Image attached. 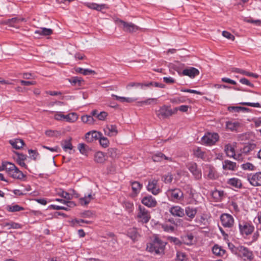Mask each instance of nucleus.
Wrapping results in <instances>:
<instances>
[{
	"label": "nucleus",
	"mask_w": 261,
	"mask_h": 261,
	"mask_svg": "<svg viewBox=\"0 0 261 261\" xmlns=\"http://www.w3.org/2000/svg\"><path fill=\"white\" fill-rule=\"evenodd\" d=\"M166 243L159 238L155 237L152 242L147 246V250L150 252H154L155 254L164 253Z\"/></svg>",
	"instance_id": "f257e3e1"
},
{
	"label": "nucleus",
	"mask_w": 261,
	"mask_h": 261,
	"mask_svg": "<svg viewBox=\"0 0 261 261\" xmlns=\"http://www.w3.org/2000/svg\"><path fill=\"white\" fill-rule=\"evenodd\" d=\"M151 218L150 214L143 206L139 204L137 210V214L135 217L138 222L142 223H147Z\"/></svg>",
	"instance_id": "f03ea898"
},
{
	"label": "nucleus",
	"mask_w": 261,
	"mask_h": 261,
	"mask_svg": "<svg viewBox=\"0 0 261 261\" xmlns=\"http://www.w3.org/2000/svg\"><path fill=\"white\" fill-rule=\"evenodd\" d=\"M169 200L176 202L183 200L184 193L179 188H169L166 192Z\"/></svg>",
	"instance_id": "7ed1b4c3"
},
{
	"label": "nucleus",
	"mask_w": 261,
	"mask_h": 261,
	"mask_svg": "<svg viewBox=\"0 0 261 261\" xmlns=\"http://www.w3.org/2000/svg\"><path fill=\"white\" fill-rule=\"evenodd\" d=\"M236 255L241 257L244 261H251L253 258L252 252L243 246H238L235 250Z\"/></svg>",
	"instance_id": "20e7f679"
},
{
	"label": "nucleus",
	"mask_w": 261,
	"mask_h": 261,
	"mask_svg": "<svg viewBox=\"0 0 261 261\" xmlns=\"http://www.w3.org/2000/svg\"><path fill=\"white\" fill-rule=\"evenodd\" d=\"M219 138L217 133H207L201 138V141L202 144L211 146L215 144Z\"/></svg>",
	"instance_id": "39448f33"
},
{
	"label": "nucleus",
	"mask_w": 261,
	"mask_h": 261,
	"mask_svg": "<svg viewBox=\"0 0 261 261\" xmlns=\"http://www.w3.org/2000/svg\"><path fill=\"white\" fill-rule=\"evenodd\" d=\"M222 225L225 228L231 229L234 224V220L232 215L227 213L222 214L220 216Z\"/></svg>",
	"instance_id": "423d86ee"
},
{
	"label": "nucleus",
	"mask_w": 261,
	"mask_h": 261,
	"mask_svg": "<svg viewBox=\"0 0 261 261\" xmlns=\"http://www.w3.org/2000/svg\"><path fill=\"white\" fill-rule=\"evenodd\" d=\"M202 210L201 206L194 207L192 206H188L185 208V216H187V220L191 221L194 219L200 210Z\"/></svg>",
	"instance_id": "0eeeda50"
},
{
	"label": "nucleus",
	"mask_w": 261,
	"mask_h": 261,
	"mask_svg": "<svg viewBox=\"0 0 261 261\" xmlns=\"http://www.w3.org/2000/svg\"><path fill=\"white\" fill-rule=\"evenodd\" d=\"M155 113L160 119H165L172 116L174 112L168 106L164 105L156 111Z\"/></svg>",
	"instance_id": "6e6552de"
},
{
	"label": "nucleus",
	"mask_w": 261,
	"mask_h": 261,
	"mask_svg": "<svg viewBox=\"0 0 261 261\" xmlns=\"http://www.w3.org/2000/svg\"><path fill=\"white\" fill-rule=\"evenodd\" d=\"M147 190L154 195H156L161 192V189L158 184V180L155 179L148 181Z\"/></svg>",
	"instance_id": "1a4fd4ad"
},
{
	"label": "nucleus",
	"mask_w": 261,
	"mask_h": 261,
	"mask_svg": "<svg viewBox=\"0 0 261 261\" xmlns=\"http://www.w3.org/2000/svg\"><path fill=\"white\" fill-rule=\"evenodd\" d=\"M117 22L122 25L123 30L126 32L134 33L139 29L138 26L132 22H127L121 19H118Z\"/></svg>",
	"instance_id": "9d476101"
},
{
	"label": "nucleus",
	"mask_w": 261,
	"mask_h": 261,
	"mask_svg": "<svg viewBox=\"0 0 261 261\" xmlns=\"http://www.w3.org/2000/svg\"><path fill=\"white\" fill-rule=\"evenodd\" d=\"M187 167L195 179L198 180L201 178L202 173L201 170L197 168V165L195 163L191 162L188 163Z\"/></svg>",
	"instance_id": "9b49d317"
},
{
	"label": "nucleus",
	"mask_w": 261,
	"mask_h": 261,
	"mask_svg": "<svg viewBox=\"0 0 261 261\" xmlns=\"http://www.w3.org/2000/svg\"><path fill=\"white\" fill-rule=\"evenodd\" d=\"M239 226L240 231L242 234L247 236L251 234L254 230V226L246 222H240Z\"/></svg>",
	"instance_id": "f8f14e48"
},
{
	"label": "nucleus",
	"mask_w": 261,
	"mask_h": 261,
	"mask_svg": "<svg viewBox=\"0 0 261 261\" xmlns=\"http://www.w3.org/2000/svg\"><path fill=\"white\" fill-rule=\"evenodd\" d=\"M169 212L174 217L182 218L185 216V208L179 205H172L169 209Z\"/></svg>",
	"instance_id": "ddd939ff"
},
{
	"label": "nucleus",
	"mask_w": 261,
	"mask_h": 261,
	"mask_svg": "<svg viewBox=\"0 0 261 261\" xmlns=\"http://www.w3.org/2000/svg\"><path fill=\"white\" fill-rule=\"evenodd\" d=\"M141 202L143 205L149 208L154 207L157 205L156 199L150 195L142 197Z\"/></svg>",
	"instance_id": "4468645a"
},
{
	"label": "nucleus",
	"mask_w": 261,
	"mask_h": 261,
	"mask_svg": "<svg viewBox=\"0 0 261 261\" xmlns=\"http://www.w3.org/2000/svg\"><path fill=\"white\" fill-rule=\"evenodd\" d=\"M248 180L253 186H261V172L250 174L248 176Z\"/></svg>",
	"instance_id": "2eb2a0df"
},
{
	"label": "nucleus",
	"mask_w": 261,
	"mask_h": 261,
	"mask_svg": "<svg viewBox=\"0 0 261 261\" xmlns=\"http://www.w3.org/2000/svg\"><path fill=\"white\" fill-rule=\"evenodd\" d=\"M224 150L228 156L233 158L237 160H242V154H236L234 147L232 145H226Z\"/></svg>",
	"instance_id": "dca6fc26"
},
{
	"label": "nucleus",
	"mask_w": 261,
	"mask_h": 261,
	"mask_svg": "<svg viewBox=\"0 0 261 261\" xmlns=\"http://www.w3.org/2000/svg\"><path fill=\"white\" fill-rule=\"evenodd\" d=\"M102 136V134L96 130H92L87 133L85 135V138L87 142H92L94 140L99 139Z\"/></svg>",
	"instance_id": "f3484780"
},
{
	"label": "nucleus",
	"mask_w": 261,
	"mask_h": 261,
	"mask_svg": "<svg viewBox=\"0 0 261 261\" xmlns=\"http://www.w3.org/2000/svg\"><path fill=\"white\" fill-rule=\"evenodd\" d=\"M105 134L109 137L115 136L118 134L117 126L115 125H107L104 128Z\"/></svg>",
	"instance_id": "a211bd4d"
},
{
	"label": "nucleus",
	"mask_w": 261,
	"mask_h": 261,
	"mask_svg": "<svg viewBox=\"0 0 261 261\" xmlns=\"http://www.w3.org/2000/svg\"><path fill=\"white\" fill-rule=\"evenodd\" d=\"M199 73V70L197 69L192 67L185 69L182 71V74L184 75L188 76L191 78H194L196 76L198 75Z\"/></svg>",
	"instance_id": "6ab92c4d"
},
{
	"label": "nucleus",
	"mask_w": 261,
	"mask_h": 261,
	"mask_svg": "<svg viewBox=\"0 0 261 261\" xmlns=\"http://www.w3.org/2000/svg\"><path fill=\"white\" fill-rule=\"evenodd\" d=\"M205 172L207 173V176L210 179H215L218 177L216 169L211 166H206Z\"/></svg>",
	"instance_id": "aec40b11"
},
{
	"label": "nucleus",
	"mask_w": 261,
	"mask_h": 261,
	"mask_svg": "<svg viewBox=\"0 0 261 261\" xmlns=\"http://www.w3.org/2000/svg\"><path fill=\"white\" fill-rule=\"evenodd\" d=\"M152 159L154 162H162L164 160H167L170 162L172 161L171 158L166 156L161 152H158L152 155Z\"/></svg>",
	"instance_id": "412c9836"
},
{
	"label": "nucleus",
	"mask_w": 261,
	"mask_h": 261,
	"mask_svg": "<svg viewBox=\"0 0 261 261\" xmlns=\"http://www.w3.org/2000/svg\"><path fill=\"white\" fill-rule=\"evenodd\" d=\"M8 174L13 178L22 179L25 176L24 174L19 170V169L16 167L15 169H13Z\"/></svg>",
	"instance_id": "4be33fe9"
},
{
	"label": "nucleus",
	"mask_w": 261,
	"mask_h": 261,
	"mask_svg": "<svg viewBox=\"0 0 261 261\" xmlns=\"http://www.w3.org/2000/svg\"><path fill=\"white\" fill-rule=\"evenodd\" d=\"M227 184L234 188L240 189L242 187L241 180L237 178H229L227 181Z\"/></svg>",
	"instance_id": "5701e85b"
},
{
	"label": "nucleus",
	"mask_w": 261,
	"mask_h": 261,
	"mask_svg": "<svg viewBox=\"0 0 261 261\" xmlns=\"http://www.w3.org/2000/svg\"><path fill=\"white\" fill-rule=\"evenodd\" d=\"M132 191L135 196H136L138 193H140L141 189L143 187L142 184H140L138 181H130Z\"/></svg>",
	"instance_id": "b1692460"
},
{
	"label": "nucleus",
	"mask_w": 261,
	"mask_h": 261,
	"mask_svg": "<svg viewBox=\"0 0 261 261\" xmlns=\"http://www.w3.org/2000/svg\"><path fill=\"white\" fill-rule=\"evenodd\" d=\"M106 160L105 153L101 151L96 152L94 155V161L99 164L103 163Z\"/></svg>",
	"instance_id": "393cba45"
},
{
	"label": "nucleus",
	"mask_w": 261,
	"mask_h": 261,
	"mask_svg": "<svg viewBox=\"0 0 261 261\" xmlns=\"http://www.w3.org/2000/svg\"><path fill=\"white\" fill-rule=\"evenodd\" d=\"M255 147L254 144H249L244 146L241 150V153L239 154H242V160L244 158V155H246L247 153L253 150Z\"/></svg>",
	"instance_id": "a878e982"
},
{
	"label": "nucleus",
	"mask_w": 261,
	"mask_h": 261,
	"mask_svg": "<svg viewBox=\"0 0 261 261\" xmlns=\"http://www.w3.org/2000/svg\"><path fill=\"white\" fill-rule=\"evenodd\" d=\"M17 154V159L16 162L17 164L25 168H27V165L25 164L24 161L27 159V155L20 153H16Z\"/></svg>",
	"instance_id": "bb28decb"
},
{
	"label": "nucleus",
	"mask_w": 261,
	"mask_h": 261,
	"mask_svg": "<svg viewBox=\"0 0 261 261\" xmlns=\"http://www.w3.org/2000/svg\"><path fill=\"white\" fill-rule=\"evenodd\" d=\"M10 144L15 149H19L24 145V141L20 139H16L9 141Z\"/></svg>",
	"instance_id": "cd10ccee"
},
{
	"label": "nucleus",
	"mask_w": 261,
	"mask_h": 261,
	"mask_svg": "<svg viewBox=\"0 0 261 261\" xmlns=\"http://www.w3.org/2000/svg\"><path fill=\"white\" fill-rule=\"evenodd\" d=\"M53 31L50 29L46 28H40L39 29L35 31V34L42 36H49L53 34Z\"/></svg>",
	"instance_id": "c85d7f7f"
},
{
	"label": "nucleus",
	"mask_w": 261,
	"mask_h": 261,
	"mask_svg": "<svg viewBox=\"0 0 261 261\" xmlns=\"http://www.w3.org/2000/svg\"><path fill=\"white\" fill-rule=\"evenodd\" d=\"M236 164L229 160H226L223 163V168L225 170H234Z\"/></svg>",
	"instance_id": "c756f323"
},
{
	"label": "nucleus",
	"mask_w": 261,
	"mask_h": 261,
	"mask_svg": "<svg viewBox=\"0 0 261 261\" xmlns=\"http://www.w3.org/2000/svg\"><path fill=\"white\" fill-rule=\"evenodd\" d=\"M240 126V123L238 121H228L226 124L227 129L231 131L236 130Z\"/></svg>",
	"instance_id": "7c9ffc66"
},
{
	"label": "nucleus",
	"mask_w": 261,
	"mask_h": 261,
	"mask_svg": "<svg viewBox=\"0 0 261 261\" xmlns=\"http://www.w3.org/2000/svg\"><path fill=\"white\" fill-rule=\"evenodd\" d=\"M94 194H92L91 193L89 194L87 196H85L84 197L81 198L80 199V202L83 205H87L92 199H94Z\"/></svg>",
	"instance_id": "2f4dec72"
},
{
	"label": "nucleus",
	"mask_w": 261,
	"mask_h": 261,
	"mask_svg": "<svg viewBox=\"0 0 261 261\" xmlns=\"http://www.w3.org/2000/svg\"><path fill=\"white\" fill-rule=\"evenodd\" d=\"M127 236L130 238L133 241H135L137 239L138 237V233L137 229L135 228H132L127 231Z\"/></svg>",
	"instance_id": "473e14b6"
},
{
	"label": "nucleus",
	"mask_w": 261,
	"mask_h": 261,
	"mask_svg": "<svg viewBox=\"0 0 261 261\" xmlns=\"http://www.w3.org/2000/svg\"><path fill=\"white\" fill-rule=\"evenodd\" d=\"M4 226L6 227L8 229H20L22 226L20 224L14 222H6L4 224Z\"/></svg>",
	"instance_id": "72a5a7b5"
},
{
	"label": "nucleus",
	"mask_w": 261,
	"mask_h": 261,
	"mask_svg": "<svg viewBox=\"0 0 261 261\" xmlns=\"http://www.w3.org/2000/svg\"><path fill=\"white\" fill-rule=\"evenodd\" d=\"M78 118L77 115L75 113H71L68 115H64V119L69 122H74Z\"/></svg>",
	"instance_id": "f704fd0d"
},
{
	"label": "nucleus",
	"mask_w": 261,
	"mask_h": 261,
	"mask_svg": "<svg viewBox=\"0 0 261 261\" xmlns=\"http://www.w3.org/2000/svg\"><path fill=\"white\" fill-rule=\"evenodd\" d=\"M194 155L198 158H204V151L200 147H196L193 149Z\"/></svg>",
	"instance_id": "c9c22d12"
},
{
	"label": "nucleus",
	"mask_w": 261,
	"mask_h": 261,
	"mask_svg": "<svg viewBox=\"0 0 261 261\" xmlns=\"http://www.w3.org/2000/svg\"><path fill=\"white\" fill-rule=\"evenodd\" d=\"M214 254L218 256H223L225 253V250L222 249L218 245H215L212 249Z\"/></svg>",
	"instance_id": "e433bc0d"
},
{
	"label": "nucleus",
	"mask_w": 261,
	"mask_h": 261,
	"mask_svg": "<svg viewBox=\"0 0 261 261\" xmlns=\"http://www.w3.org/2000/svg\"><path fill=\"white\" fill-rule=\"evenodd\" d=\"M4 166L5 170L8 174L13 170V169H15V167H16L14 164L8 162H4Z\"/></svg>",
	"instance_id": "4c0bfd02"
},
{
	"label": "nucleus",
	"mask_w": 261,
	"mask_h": 261,
	"mask_svg": "<svg viewBox=\"0 0 261 261\" xmlns=\"http://www.w3.org/2000/svg\"><path fill=\"white\" fill-rule=\"evenodd\" d=\"M81 119L84 123H88L89 124H93L94 119L90 115H84L82 116Z\"/></svg>",
	"instance_id": "58836bf2"
},
{
	"label": "nucleus",
	"mask_w": 261,
	"mask_h": 261,
	"mask_svg": "<svg viewBox=\"0 0 261 261\" xmlns=\"http://www.w3.org/2000/svg\"><path fill=\"white\" fill-rule=\"evenodd\" d=\"M98 140L99 143L102 147L106 148L109 146V141L107 138L102 136L99 137Z\"/></svg>",
	"instance_id": "ea45409f"
},
{
	"label": "nucleus",
	"mask_w": 261,
	"mask_h": 261,
	"mask_svg": "<svg viewBox=\"0 0 261 261\" xmlns=\"http://www.w3.org/2000/svg\"><path fill=\"white\" fill-rule=\"evenodd\" d=\"M23 207L17 205L15 204L14 205H9L8 206V210L9 212H19L22 210H23Z\"/></svg>",
	"instance_id": "a19ab883"
},
{
	"label": "nucleus",
	"mask_w": 261,
	"mask_h": 261,
	"mask_svg": "<svg viewBox=\"0 0 261 261\" xmlns=\"http://www.w3.org/2000/svg\"><path fill=\"white\" fill-rule=\"evenodd\" d=\"M45 135L50 137H57L60 135V133L57 130H47L45 131Z\"/></svg>",
	"instance_id": "79ce46f5"
},
{
	"label": "nucleus",
	"mask_w": 261,
	"mask_h": 261,
	"mask_svg": "<svg viewBox=\"0 0 261 261\" xmlns=\"http://www.w3.org/2000/svg\"><path fill=\"white\" fill-rule=\"evenodd\" d=\"M241 167L244 170H253L255 168L252 164L248 162L241 165Z\"/></svg>",
	"instance_id": "37998d69"
},
{
	"label": "nucleus",
	"mask_w": 261,
	"mask_h": 261,
	"mask_svg": "<svg viewBox=\"0 0 261 261\" xmlns=\"http://www.w3.org/2000/svg\"><path fill=\"white\" fill-rule=\"evenodd\" d=\"M56 200L70 207H74L75 204L73 201L66 200L62 199H56Z\"/></svg>",
	"instance_id": "c03bdc74"
},
{
	"label": "nucleus",
	"mask_w": 261,
	"mask_h": 261,
	"mask_svg": "<svg viewBox=\"0 0 261 261\" xmlns=\"http://www.w3.org/2000/svg\"><path fill=\"white\" fill-rule=\"evenodd\" d=\"M151 86H154L155 87H160L161 88H163L165 87V85H164L163 84H160V83H156V82H149L147 83H145V86H146V87H149Z\"/></svg>",
	"instance_id": "a18cd8bd"
},
{
	"label": "nucleus",
	"mask_w": 261,
	"mask_h": 261,
	"mask_svg": "<svg viewBox=\"0 0 261 261\" xmlns=\"http://www.w3.org/2000/svg\"><path fill=\"white\" fill-rule=\"evenodd\" d=\"M51 206L55 210H63L66 211H69V207H71L70 206H67L66 205H65V206H59L53 204L51 205Z\"/></svg>",
	"instance_id": "49530a36"
},
{
	"label": "nucleus",
	"mask_w": 261,
	"mask_h": 261,
	"mask_svg": "<svg viewBox=\"0 0 261 261\" xmlns=\"http://www.w3.org/2000/svg\"><path fill=\"white\" fill-rule=\"evenodd\" d=\"M108 153L111 158H115L117 155V149L115 148H109L108 150Z\"/></svg>",
	"instance_id": "de8ad7c7"
},
{
	"label": "nucleus",
	"mask_w": 261,
	"mask_h": 261,
	"mask_svg": "<svg viewBox=\"0 0 261 261\" xmlns=\"http://www.w3.org/2000/svg\"><path fill=\"white\" fill-rule=\"evenodd\" d=\"M201 196V195L199 194V193H197L196 192H195L194 194V196L193 197H192L190 202H189V203H195V204H197L198 202V198L199 197H200Z\"/></svg>",
	"instance_id": "09e8293b"
},
{
	"label": "nucleus",
	"mask_w": 261,
	"mask_h": 261,
	"mask_svg": "<svg viewBox=\"0 0 261 261\" xmlns=\"http://www.w3.org/2000/svg\"><path fill=\"white\" fill-rule=\"evenodd\" d=\"M144 86H145V84H142L140 83H130L127 85L126 88L129 89L133 87H140L141 89H143Z\"/></svg>",
	"instance_id": "8fccbe9b"
},
{
	"label": "nucleus",
	"mask_w": 261,
	"mask_h": 261,
	"mask_svg": "<svg viewBox=\"0 0 261 261\" xmlns=\"http://www.w3.org/2000/svg\"><path fill=\"white\" fill-rule=\"evenodd\" d=\"M240 105L249 106V107H255V108H259L261 107V105L259 104L258 102H243L240 103Z\"/></svg>",
	"instance_id": "3c124183"
},
{
	"label": "nucleus",
	"mask_w": 261,
	"mask_h": 261,
	"mask_svg": "<svg viewBox=\"0 0 261 261\" xmlns=\"http://www.w3.org/2000/svg\"><path fill=\"white\" fill-rule=\"evenodd\" d=\"M83 80L81 77H73L70 80V83L73 85H76L78 84L79 85H80L81 83L83 82Z\"/></svg>",
	"instance_id": "603ef678"
},
{
	"label": "nucleus",
	"mask_w": 261,
	"mask_h": 261,
	"mask_svg": "<svg viewBox=\"0 0 261 261\" xmlns=\"http://www.w3.org/2000/svg\"><path fill=\"white\" fill-rule=\"evenodd\" d=\"M136 100V99L131 97H121L120 98V99L119 100L120 102L124 103V102H127V103H130L133 102Z\"/></svg>",
	"instance_id": "864d4df0"
},
{
	"label": "nucleus",
	"mask_w": 261,
	"mask_h": 261,
	"mask_svg": "<svg viewBox=\"0 0 261 261\" xmlns=\"http://www.w3.org/2000/svg\"><path fill=\"white\" fill-rule=\"evenodd\" d=\"M201 210H200V212H198V213L200 214L199 221L202 223H203L204 221L207 220L208 216L204 212H202Z\"/></svg>",
	"instance_id": "5fc2aeb1"
},
{
	"label": "nucleus",
	"mask_w": 261,
	"mask_h": 261,
	"mask_svg": "<svg viewBox=\"0 0 261 261\" xmlns=\"http://www.w3.org/2000/svg\"><path fill=\"white\" fill-rule=\"evenodd\" d=\"M108 116V113L105 111L100 112L97 115V118L99 120H105Z\"/></svg>",
	"instance_id": "6e6d98bb"
},
{
	"label": "nucleus",
	"mask_w": 261,
	"mask_h": 261,
	"mask_svg": "<svg viewBox=\"0 0 261 261\" xmlns=\"http://www.w3.org/2000/svg\"><path fill=\"white\" fill-rule=\"evenodd\" d=\"M173 180V177L170 173H168L165 175L163 177V180L166 184H169L172 182Z\"/></svg>",
	"instance_id": "4d7b16f0"
},
{
	"label": "nucleus",
	"mask_w": 261,
	"mask_h": 261,
	"mask_svg": "<svg viewBox=\"0 0 261 261\" xmlns=\"http://www.w3.org/2000/svg\"><path fill=\"white\" fill-rule=\"evenodd\" d=\"M124 206L129 212H131L134 208V204L132 202L126 201L124 203Z\"/></svg>",
	"instance_id": "13d9d810"
},
{
	"label": "nucleus",
	"mask_w": 261,
	"mask_h": 261,
	"mask_svg": "<svg viewBox=\"0 0 261 261\" xmlns=\"http://www.w3.org/2000/svg\"><path fill=\"white\" fill-rule=\"evenodd\" d=\"M222 35L224 37H225L228 39L231 40H234V38H235L234 36L233 35H232L230 33H229L227 31H223Z\"/></svg>",
	"instance_id": "bf43d9fd"
},
{
	"label": "nucleus",
	"mask_w": 261,
	"mask_h": 261,
	"mask_svg": "<svg viewBox=\"0 0 261 261\" xmlns=\"http://www.w3.org/2000/svg\"><path fill=\"white\" fill-rule=\"evenodd\" d=\"M186 258L185 254L181 252H177L176 253V260L177 261H184Z\"/></svg>",
	"instance_id": "052dcab7"
},
{
	"label": "nucleus",
	"mask_w": 261,
	"mask_h": 261,
	"mask_svg": "<svg viewBox=\"0 0 261 261\" xmlns=\"http://www.w3.org/2000/svg\"><path fill=\"white\" fill-rule=\"evenodd\" d=\"M231 72L234 73H239L242 75H244L245 74L246 70H243L242 69L238 68H232L230 69Z\"/></svg>",
	"instance_id": "680f3d73"
},
{
	"label": "nucleus",
	"mask_w": 261,
	"mask_h": 261,
	"mask_svg": "<svg viewBox=\"0 0 261 261\" xmlns=\"http://www.w3.org/2000/svg\"><path fill=\"white\" fill-rule=\"evenodd\" d=\"M188 106L187 105H182L178 108H176L174 110V113H176L177 110H179L181 112H186L188 110Z\"/></svg>",
	"instance_id": "e2e57ef3"
},
{
	"label": "nucleus",
	"mask_w": 261,
	"mask_h": 261,
	"mask_svg": "<svg viewBox=\"0 0 261 261\" xmlns=\"http://www.w3.org/2000/svg\"><path fill=\"white\" fill-rule=\"evenodd\" d=\"M240 82L244 85L248 86L250 87H253V84L250 83L247 79L246 78H242L240 80Z\"/></svg>",
	"instance_id": "0e129e2a"
},
{
	"label": "nucleus",
	"mask_w": 261,
	"mask_h": 261,
	"mask_svg": "<svg viewBox=\"0 0 261 261\" xmlns=\"http://www.w3.org/2000/svg\"><path fill=\"white\" fill-rule=\"evenodd\" d=\"M224 192L223 191L216 190L214 192L213 195L217 198H221L223 196Z\"/></svg>",
	"instance_id": "69168bd1"
},
{
	"label": "nucleus",
	"mask_w": 261,
	"mask_h": 261,
	"mask_svg": "<svg viewBox=\"0 0 261 261\" xmlns=\"http://www.w3.org/2000/svg\"><path fill=\"white\" fill-rule=\"evenodd\" d=\"M157 99L155 98H149L145 100H144V103L146 105H151L153 103H156Z\"/></svg>",
	"instance_id": "338daca9"
},
{
	"label": "nucleus",
	"mask_w": 261,
	"mask_h": 261,
	"mask_svg": "<svg viewBox=\"0 0 261 261\" xmlns=\"http://www.w3.org/2000/svg\"><path fill=\"white\" fill-rule=\"evenodd\" d=\"M255 127H259L261 126V117L254 118L252 119Z\"/></svg>",
	"instance_id": "774afa93"
}]
</instances>
